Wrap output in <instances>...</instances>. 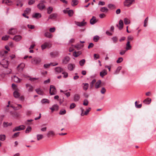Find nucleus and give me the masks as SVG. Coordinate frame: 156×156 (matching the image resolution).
<instances>
[{
    "mask_svg": "<svg viewBox=\"0 0 156 156\" xmlns=\"http://www.w3.org/2000/svg\"><path fill=\"white\" fill-rule=\"evenodd\" d=\"M91 108L87 109L86 108H80V110L81 112V115L82 116L87 115L90 110Z\"/></svg>",
    "mask_w": 156,
    "mask_h": 156,
    "instance_id": "f257e3e1",
    "label": "nucleus"
},
{
    "mask_svg": "<svg viewBox=\"0 0 156 156\" xmlns=\"http://www.w3.org/2000/svg\"><path fill=\"white\" fill-rule=\"evenodd\" d=\"M45 3L44 1H41L37 5V7L41 11H42L45 8V6L44 3Z\"/></svg>",
    "mask_w": 156,
    "mask_h": 156,
    "instance_id": "f03ea898",
    "label": "nucleus"
},
{
    "mask_svg": "<svg viewBox=\"0 0 156 156\" xmlns=\"http://www.w3.org/2000/svg\"><path fill=\"white\" fill-rule=\"evenodd\" d=\"M41 61V59L39 57H35L32 59L31 63L34 65L39 64Z\"/></svg>",
    "mask_w": 156,
    "mask_h": 156,
    "instance_id": "7ed1b4c3",
    "label": "nucleus"
},
{
    "mask_svg": "<svg viewBox=\"0 0 156 156\" xmlns=\"http://www.w3.org/2000/svg\"><path fill=\"white\" fill-rule=\"evenodd\" d=\"M52 44L49 42H45L42 44L41 47L42 50L46 49V48H50L51 47Z\"/></svg>",
    "mask_w": 156,
    "mask_h": 156,
    "instance_id": "20e7f679",
    "label": "nucleus"
},
{
    "mask_svg": "<svg viewBox=\"0 0 156 156\" xmlns=\"http://www.w3.org/2000/svg\"><path fill=\"white\" fill-rule=\"evenodd\" d=\"M49 92L51 95H55L56 94V90L54 86L52 85L50 86Z\"/></svg>",
    "mask_w": 156,
    "mask_h": 156,
    "instance_id": "39448f33",
    "label": "nucleus"
},
{
    "mask_svg": "<svg viewBox=\"0 0 156 156\" xmlns=\"http://www.w3.org/2000/svg\"><path fill=\"white\" fill-rule=\"evenodd\" d=\"M25 128V126L23 125H21L19 126H16L12 130V131L13 132L16 131H20L21 130H24Z\"/></svg>",
    "mask_w": 156,
    "mask_h": 156,
    "instance_id": "423d86ee",
    "label": "nucleus"
},
{
    "mask_svg": "<svg viewBox=\"0 0 156 156\" xmlns=\"http://www.w3.org/2000/svg\"><path fill=\"white\" fill-rule=\"evenodd\" d=\"M134 2V0H126L124 2V5L126 6L129 7Z\"/></svg>",
    "mask_w": 156,
    "mask_h": 156,
    "instance_id": "0eeeda50",
    "label": "nucleus"
},
{
    "mask_svg": "<svg viewBox=\"0 0 156 156\" xmlns=\"http://www.w3.org/2000/svg\"><path fill=\"white\" fill-rule=\"evenodd\" d=\"M1 65L3 66L4 67L7 68L9 65L8 61L6 59H3L1 62L0 63Z\"/></svg>",
    "mask_w": 156,
    "mask_h": 156,
    "instance_id": "6e6552de",
    "label": "nucleus"
},
{
    "mask_svg": "<svg viewBox=\"0 0 156 156\" xmlns=\"http://www.w3.org/2000/svg\"><path fill=\"white\" fill-rule=\"evenodd\" d=\"M17 31L16 29L14 28H11L10 29L8 32V33L9 34L14 35L16 34Z\"/></svg>",
    "mask_w": 156,
    "mask_h": 156,
    "instance_id": "1a4fd4ad",
    "label": "nucleus"
},
{
    "mask_svg": "<svg viewBox=\"0 0 156 156\" xmlns=\"http://www.w3.org/2000/svg\"><path fill=\"white\" fill-rule=\"evenodd\" d=\"M26 86L29 92H32L33 91L34 88L30 84L28 83L26 84Z\"/></svg>",
    "mask_w": 156,
    "mask_h": 156,
    "instance_id": "9d476101",
    "label": "nucleus"
},
{
    "mask_svg": "<svg viewBox=\"0 0 156 156\" xmlns=\"http://www.w3.org/2000/svg\"><path fill=\"white\" fill-rule=\"evenodd\" d=\"M119 26L118 24L117 25V26L118 27L119 30H121L123 28L124 24L123 21L122 20H120L119 21Z\"/></svg>",
    "mask_w": 156,
    "mask_h": 156,
    "instance_id": "9b49d317",
    "label": "nucleus"
},
{
    "mask_svg": "<svg viewBox=\"0 0 156 156\" xmlns=\"http://www.w3.org/2000/svg\"><path fill=\"white\" fill-rule=\"evenodd\" d=\"M75 67V65L74 64H69L68 65L67 67L68 69L70 70H73Z\"/></svg>",
    "mask_w": 156,
    "mask_h": 156,
    "instance_id": "f8f14e48",
    "label": "nucleus"
},
{
    "mask_svg": "<svg viewBox=\"0 0 156 156\" xmlns=\"http://www.w3.org/2000/svg\"><path fill=\"white\" fill-rule=\"evenodd\" d=\"M22 36L20 35H16L13 38V39L16 41H19L22 39Z\"/></svg>",
    "mask_w": 156,
    "mask_h": 156,
    "instance_id": "ddd939ff",
    "label": "nucleus"
},
{
    "mask_svg": "<svg viewBox=\"0 0 156 156\" xmlns=\"http://www.w3.org/2000/svg\"><path fill=\"white\" fill-rule=\"evenodd\" d=\"M25 65L24 63H21L17 66L18 70L20 71H22L25 67Z\"/></svg>",
    "mask_w": 156,
    "mask_h": 156,
    "instance_id": "4468645a",
    "label": "nucleus"
},
{
    "mask_svg": "<svg viewBox=\"0 0 156 156\" xmlns=\"http://www.w3.org/2000/svg\"><path fill=\"white\" fill-rule=\"evenodd\" d=\"M75 24L79 27H82L84 26L86 23V22L84 21L81 22H75Z\"/></svg>",
    "mask_w": 156,
    "mask_h": 156,
    "instance_id": "2eb2a0df",
    "label": "nucleus"
},
{
    "mask_svg": "<svg viewBox=\"0 0 156 156\" xmlns=\"http://www.w3.org/2000/svg\"><path fill=\"white\" fill-rule=\"evenodd\" d=\"M44 35L45 37L50 38H52L53 37V35L48 32H45L44 33Z\"/></svg>",
    "mask_w": 156,
    "mask_h": 156,
    "instance_id": "dca6fc26",
    "label": "nucleus"
},
{
    "mask_svg": "<svg viewBox=\"0 0 156 156\" xmlns=\"http://www.w3.org/2000/svg\"><path fill=\"white\" fill-rule=\"evenodd\" d=\"M107 74V70L105 69L102 70L100 73V75L102 78H103L104 76L106 75Z\"/></svg>",
    "mask_w": 156,
    "mask_h": 156,
    "instance_id": "f3484780",
    "label": "nucleus"
},
{
    "mask_svg": "<svg viewBox=\"0 0 156 156\" xmlns=\"http://www.w3.org/2000/svg\"><path fill=\"white\" fill-rule=\"evenodd\" d=\"M58 64V63L54 64L52 63H51L48 64H44V66L45 68H49L50 66H54L57 65Z\"/></svg>",
    "mask_w": 156,
    "mask_h": 156,
    "instance_id": "a211bd4d",
    "label": "nucleus"
},
{
    "mask_svg": "<svg viewBox=\"0 0 156 156\" xmlns=\"http://www.w3.org/2000/svg\"><path fill=\"white\" fill-rule=\"evenodd\" d=\"M97 20L96 17L93 16L92 18L90 20V23L91 25H93L97 22Z\"/></svg>",
    "mask_w": 156,
    "mask_h": 156,
    "instance_id": "6ab92c4d",
    "label": "nucleus"
},
{
    "mask_svg": "<svg viewBox=\"0 0 156 156\" xmlns=\"http://www.w3.org/2000/svg\"><path fill=\"white\" fill-rule=\"evenodd\" d=\"M12 124V122L8 123L4 122L3 123L2 126L4 128H6L9 126H11Z\"/></svg>",
    "mask_w": 156,
    "mask_h": 156,
    "instance_id": "aec40b11",
    "label": "nucleus"
},
{
    "mask_svg": "<svg viewBox=\"0 0 156 156\" xmlns=\"http://www.w3.org/2000/svg\"><path fill=\"white\" fill-rule=\"evenodd\" d=\"M151 99L149 98H147L143 101V103L145 104H149L151 101Z\"/></svg>",
    "mask_w": 156,
    "mask_h": 156,
    "instance_id": "412c9836",
    "label": "nucleus"
},
{
    "mask_svg": "<svg viewBox=\"0 0 156 156\" xmlns=\"http://www.w3.org/2000/svg\"><path fill=\"white\" fill-rule=\"evenodd\" d=\"M33 18H36L38 19L41 18V14L39 13H36L34 14L32 16Z\"/></svg>",
    "mask_w": 156,
    "mask_h": 156,
    "instance_id": "4be33fe9",
    "label": "nucleus"
},
{
    "mask_svg": "<svg viewBox=\"0 0 156 156\" xmlns=\"http://www.w3.org/2000/svg\"><path fill=\"white\" fill-rule=\"evenodd\" d=\"M100 11L103 12L107 13L108 11V9L107 7H104L101 8Z\"/></svg>",
    "mask_w": 156,
    "mask_h": 156,
    "instance_id": "5701e85b",
    "label": "nucleus"
},
{
    "mask_svg": "<svg viewBox=\"0 0 156 156\" xmlns=\"http://www.w3.org/2000/svg\"><path fill=\"white\" fill-rule=\"evenodd\" d=\"M13 80L16 82L19 83L21 81V80L18 77L16 76H14L12 78Z\"/></svg>",
    "mask_w": 156,
    "mask_h": 156,
    "instance_id": "b1692460",
    "label": "nucleus"
},
{
    "mask_svg": "<svg viewBox=\"0 0 156 156\" xmlns=\"http://www.w3.org/2000/svg\"><path fill=\"white\" fill-rule=\"evenodd\" d=\"M2 3L8 5H10L12 4V2L10 0H3Z\"/></svg>",
    "mask_w": 156,
    "mask_h": 156,
    "instance_id": "393cba45",
    "label": "nucleus"
},
{
    "mask_svg": "<svg viewBox=\"0 0 156 156\" xmlns=\"http://www.w3.org/2000/svg\"><path fill=\"white\" fill-rule=\"evenodd\" d=\"M35 91L39 94L43 95L44 94L43 91L39 88L36 89Z\"/></svg>",
    "mask_w": 156,
    "mask_h": 156,
    "instance_id": "a878e982",
    "label": "nucleus"
},
{
    "mask_svg": "<svg viewBox=\"0 0 156 156\" xmlns=\"http://www.w3.org/2000/svg\"><path fill=\"white\" fill-rule=\"evenodd\" d=\"M69 58L68 56H66L63 59L62 62L66 64L69 61Z\"/></svg>",
    "mask_w": 156,
    "mask_h": 156,
    "instance_id": "bb28decb",
    "label": "nucleus"
},
{
    "mask_svg": "<svg viewBox=\"0 0 156 156\" xmlns=\"http://www.w3.org/2000/svg\"><path fill=\"white\" fill-rule=\"evenodd\" d=\"M80 99V95L76 94H75L74 96V100L75 101H78Z\"/></svg>",
    "mask_w": 156,
    "mask_h": 156,
    "instance_id": "cd10ccee",
    "label": "nucleus"
},
{
    "mask_svg": "<svg viewBox=\"0 0 156 156\" xmlns=\"http://www.w3.org/2000/svg\"><path fill=\"white\" fill-rule=\"evenodd\" d=\"M131 48V46L130 44V42L129 41H128L126 44V50L127 51L128 50H130Z\"/></svg>",
    "mask_w": 156,
    "mask_h": 156,
    "instance_id": "c85d7f7f",
    "label": "nucleus"
},
{
    "mask_svg": "<svg viewBox=\"0 0 156 156\" xmlns=\"http://www.w3.org/2000/svg\"><path fill=\"white\" fill-rule=\"evenodd\" d=\"M79 3V2L77 0H72L71 2V5L73 6H74L77 5Z\"/></svg>",
    "mask_w": 156,
    "mask_h": 156,
    "instance_id": "c756f323",
    "label": "nucleus"
},
{
    "mask_svg": "<svg viewBox=\"0 0 156 156\" xmlns=\"http://www.w3.org/2000/svg\"><path fill=\"white\" fill-rule=\"evenodd\" d=\"M101 83V81L98 80L95 83V87L96 88H98L100 87V85Z\"/></svg>",
    "mask_w": 156,
    "mask_h": 156,
    "instance_id": "7c9ffc66",
    "label": "nucleus"
},
{
    "mask_svg": "<svg viewBox=\"0 0 156 156\" xmlns=\"http://www.w3.org/2000/svg\"><path fill=\"white\" fill-rule=\"evenodd\" d=\"M13 96L16 98H17L20 96V93L17 91L15 90L13 93Z\"/></svg>",
    "mask_w": 156,
    "mask_h": 156,
    "instance_id": "2f4dec72",
    "label": "nucleus"
},
{
    "mask_svg": "<svg viewBox=\"0 0 156 156\" xmlns=\"http://www.w3.org/2000/svg\"><path fill=\"white\" fill-rule=\"evenodd\" d=\"M57 14L56 13H52L48 17L49 19H53L56 18Z\"/></svg>",
    "mask_w": 156,
    "mask_h": 156,
    "instance_id": "473e14b6",
    "label": "nucleus"
},
{
    "mask_svg": "<svg viewBox=\"0 0 156 156\" xmlns=\"http://www.w3.org/2000/svg\"><path fill=\"white\" fill-rule=\"evenodd\" d=\"M121 66H119L117 68L115 71L114 72V74H118L119 73L120 70H121Z\"/></svg>",
    "mask_w": 156,
    "mask_h": 156,
    "instance_id": "72a5a7b5",
    "label": "nucleus"
},
{
    "mask_svg": "<svg viewBox=\"0 0 156 156\" xmlns=\"http://www.w3.org/2000/svg\"><path fill=\"white\" fill-rule=\"evenodd\" d=\"M53 8L51 6H49L47 8V12L48 14H50L51 13L52 11Z\"/></svg>",
    "mask_w": 156,
    "mask_h": 156,
    "instance_id": "f704fd0d",
    "label": "nucleus"
},
{
    "mask_svg": "<svg viewBox=\"0 0 156 156\" xmlns=\"http://www.w3.org/2000/svg\"><path fill=\"white\" fill-rule=\"evenodd\" d=\"M124 23L126 25L129 24L130 23V20L127 18H125L124 19Z\"/></svg>",
    "mask_w": 156,
    "mask_h": 156,
    "instance_id": "c9c22d12",
    "label": "nucleus"
},
{
    "mask_svg": "<svg viewBox=\"0 0 156 156\" xmlns=\"http://www.w3.org/2000/svg\"><path fill=\"white\" fill-rule=\"evenodd\" d=\"M63 69L60 67H57L55 68V71L57 73H61L63 71Z\"/></svg>",
    "mask_w": 156,
    "mask_h": 156,
    "instance_id": "e433bc0d",
    "label": "nucleus"
},
{
    "mask_svg": "<svg viewBox=\"0 0 156 156\" xmlns=\"http://www.w3.org/2000/svg\"><path fill=\"white\" fill-rule=\"evenodd\" d=\"M81 54L80 51L74 52H73V55L75 57H76L78 56Z\"/></svg>",
    "mask_w": 156,
    "mask_h": 156,
    "instance_id": "4c0bfd02",
    "label": "nucleus"
},
{
    "mask_svg": "<svg viewBox=\"0 0 156 156\" xmlns=\"http://www.w3.org/2000/svg\"><path fill=\"white\" fill-rule=\"evenodd\" d=\"M108 7L109 9H115L116 8V6L115 5L112 4H109L108 5Z\"/></svg>",
    "mask_w": 156,
    "mask_h": 156,
    "instance_id": "58836bf2",
    "label": "nucleus"
},
{
    "mask_svg": "<svg viewBox=\"0 0 156 156\" xmlns=\"http://www.w3.org/2000/svg\"><path fill=\"white\" fill-rule=\"evenodd\" d=\"M83 89L84 90H87L89 87V84L87 83H83Z\"/></svg>",
    "mask_w": 156,
    "mask_h": 156,
    "instance_id": "ea45409f",
    "label": "nucleus"
},
{
    "mask_svg": "<svg viewBox=\"0 0 156 156\" xmlns=\"http://www.w3.org/2000/svg\"><path fill=\"white\" fill-rule=\"evenodd\" d=\"M41 102L42 104H46L48 103L49 102L48 100L47 99H43L41 100Z\"/></svg>",
    "mask_w": 156,
    "mask_h": 156,
    "instance_id": "a19ab883",
    "label": "nucleus"
},
{
    "mask_svg": "<svg viewBox=\"0 0 156 156\" xmlns=\"http://www.w3.org/2000/svg\"><path fill=\"white\" fill-rule=\"evenodd\" d=\"M6 136L5 135L1 134L0 135V140L1 141H4L5 140Z\"/></svg>",
    "mask_w": 156,
    "mask_h": 156,
    "instance_id": "79ce46f5",
    "label": "nucleus"
},
{
    "mask_svg": "<svg viewBox=\"0 0 156 156\" xmlns=\"http://www.w3.org/2000/svg\"><path fill=\"white\" fill-rule=\"evenodd\" d=\"M85 63V60L83 59L79 62V64L81 66H83Z\"/></svg>",
    "mask_w": 156,
    "mask_h": 156,
    "instance_id": "37998d69",
    "label": "nucleus"
},
{
    "mask_svg": "<svg viewBox=\"0 0 156 156\" xmlns=\"http://www.w3.org/2000/svg\"><path fill=\"white\" fill-rule=\"evenodd\" d=\"M37 137L38 140L42 139L44 137L43 135L42 134H37Z\"/></svg>",
    "mask_w": 156,
    "mask_h": 156,
    "instance_id": "c03bdc74",
    "label": "nucleus"
},
{
    "mask_svg": "<svg viewBox=\"0 0 156 156\" xmlns=\"http://www.w3.org/2000/svg\"><path fill=\"white\" fill-rule=\"evenodd\" d=\"M99 38L100 37L98 35H96L94 37L93 40L95 42H97L98 41Z\"/></svg>",
    "mask_w": 156,
    "mask_h": 156,
    "instance_id": "a18cd8bd",
    "label": "nucleus"
},
{
    "mask_svg": "<svg viewBox=\"0 0 156 156\" xmlns=\"http://www.w3.org/2000/svg\"><path fill=\"white\" fill-rule=\"evenodd\" d=\"M148 20V17H147L145 19V20H144V27H146L147 26Z\"/></svg>",
    "mask_w": 156,
    "mask_h": 156,
    "instance_id": "49530a36",
    "label": "nucleus"
},
{
    "mask_svg": "<svg viewBox=\"0 0 156 156\" xmlns=\"http://www.w3.org/2000/svg\"><path fill=\"white\" fill-rule=\"evenodd\" d=\"M47 135L48 136H49L51 135L53 136L54 135V132L52 131H49L47 133Z\"/></svg>",
    "mask_w": 156,
    "mask_h": 156,
    "instance_id": "de8ad7c7",
    "label": "nucleus"
},
{
    "mask_svg": "<svg viewBox=\"0 0 156 156\" xmlns=\"http://www.w3.org/2000/svg\"><path fill=\"white\" fill-rule=\"evenodd\" d=\"M66 113V111L64 109H62L60 110L59 112V114L61 115L65 114Z\"/></svg>",
    "mask_w": 156,
    "mask_h": 156,
    "instance_id": "09e8293b",
    "label": "nucleus"
},
{
    "mask_svg": "<svg viewBox=\"0 0 156 156\" xmlns=\"http://www.w3.org/2000/svg\"><path fill=\"white\" fill-rule=\"evenodd\" d=\"M73 10H69L68 11V15L70 16H73Z\"/></svg>",
    "mask_w": 156,
    "mask_h": 156,
    "instance_id": "8fccbe9b",
    "label": "nucleus"
},
{
    "mask_svg": "<svg viewBox=\"0 0 156 156\" xmlns=\"http://www.w3.org/2000/svg\"><path fill=\"white\" fill-rule=\"evenodd\" d=\"M9 37V36L8 35H5L2 37V40L4 41H6L8 40Z\"/></svg>",
    "mask_w": 156,
    "mask_h": 156,
    "instance_id": "3c124183",
    "label": "nucleus"
},
{
    "mask_svg": "<svg viewBox=\"0 0 156 156\" xmlns=\"http://www.w3.org/2000/svg\"><path fill=\"white\" fill-rule=\"evenodd\" d=\"M31 130V128L30 126H28L25 132L26 133H28L30 132Z\"/></svg>",
    "mask_w": 156,
    "mask_h": 156,
    "instance_id": "603ef678",
    "label": "nucleus"
},
{
    "mask_svg": "<svg viewBox=\"0 0 156 156\" xmlns=\"http://www.w3.org/2000/svg\"><path fill=\"white\" fill-rule=\"evenodd\" d=\"M123 60V59L122 57H119L118 58V59L116 61V62L118 63H119L122 62Z\"/></svg>",
    "mask_w": 156,
    "mask_h": 156,
    "instance_id": "864d4df0",
    "label": "nucleus"
},
{
    "mask_svg": "<svg viewBox=\"0 0 156 156\" xmlns=\"http://www.w3.org/2000/svg\"><path fill=\"white\" fill-rule=\"evenodd\" d=\"M55 27H51L49 29V31L50 32L53 33L55 31Z\"/></svg>",
    "mask_w": 156,
    "mask_h": 156,
    "instance_id": "5fc2aeb1",
    "label": "nucleus"
},
{
    "mask_svg": "<svg viewBox=\"0 0 156 156\" xmlns=\"http://www.w3.org/2000/svg\"><path fill=\"white\" fill-rule=\"evenodd\" d=\"M106 90L104 87H102L101 90V93L102 94H104L106 92Z\"/></svg>",
    "mask_w": 156,
    "mask_h": 156,
    "instance_id": "6e6d98bb",
    "label": "nucleus"
},
{
    "mask_svg": "<svg viewBox=\"0 0 156 156\" xmlns=\"http://www.w3.org/2000/svg\"><path fill=\"white\" fill-rule=\"evenodd\" d=\"M133 37L131 36H129L127 37V40L128 41H129V42L130 41L133 40Z\"/></svg>",
    "mask_w": 156,
    "mask_h": 156,
    "instance_id": "4d7b16f0",
    "label": "nucleus"
},
{
    "mask_svg": "<svg viewBox=\"0 0 156 156\" xmlns=\"http://www.w3.org/2000/svg\"><path fill=\"white\" fill-rule=\"evenodd\" d=\"M20 133V132H18L15 133L14 134V135H13V136H12V137L13 138L16 137L18 136L19 135Z\"/></svg>",
    "mask_w": 156,
    "mask_h": 156,
    "instance_id": "13d9d810",
    "label": "nucleus"
},
{
    "mask_svg": "<svg viewBox=\"0 0 156 156\" xmlns=\"http://www.w3.org/2000/svg\"><path fill=\"white\" fill-rule=\"evenodd\" d=\"M35 2V0H29L28 2V4L29 5H31L34 3Z\"/></svg>",
    "mask_w": 156,
    "mask_h": 156,
    "instance_id": "bf43d9fd",
    "label": "nucleus"
},
{
    "mask_svg": "<svg viewBox=\"0 0 156 156\" xmlns=\"http://www.w3.org/2000/svg\"><path fill=\"white\" fill-rule=\"evenodd\" d=\"M105 15L104 13L101 14L99 15V17L100 18H105Z\"/></svg>",
    "mask_w": 156,
    "mask_h": 156,
    "instance_id": "052dcab7",
    "label": "nucleus"
},
{
    "mask_svg": "<svg viewBox=\"0 0 156 156\" xmlns=\"http://www.w3.org/2000/svg\"><path fill=\"white\" fill-rule=\"evenodd\" d=\"M94 57L95 59H98L99 58V55L96 54H94Z\"/></svg>",
    "mask_w": 156,
    "mask_h": 156,
    "instance_id": "680f3d73",
    "label": "nucleus"
},
{
    "mask_svg": "<svg viewBox=\"0 0 156 156\" xmlns=\"http://www.w3.org/2000/svg\"><path fill=\"white\" fill-rule=\"evenodd\" d=\"M88 103V102L87 100H85L83 102V105L85 106H87Z\"/></svg>",
    "mask_w": 156,
    "mask_h": 156,
    "instance_id": "e2e57ef3",
    "label": "nucleus"
},
{
    "mask_svg": "<svg viewBox=\"0 0 156 156\" xmlns=\"http://www.w3.org/2000/svg\"><path fill=\"white\" fill-rule=\"evenodd\" d=\"M9 47L12 48H13L15 47V45L12 42H10L9 43Z\"/></svg>",
    "mask_w": 156,
    "mask_h": 156,
    "instance_id": "0e129e2a",
    "label": "nucleus"
},
{
    "mask_svg": "<svg viewBox=\"0 0 156 156\" xmlns=\"http://www.w3.org/2000/svg\"><path fill=\"white\" fill-rule=\"evenodd\" d=\"M30 11V8H27L24 11V12L25 13H29Z\"/></svg>",
    "mask_w": 156,
    "mask_h": 156,
    "instance_id": "69168bd1",
    "label": "nucleus"
},
{
    "mask_svg": "<svg viewBox=\"0 0 156 156\" xmlns=\"http://www.w3.org/2000/svg\"><path fill=\"white\" fill-rule=\"evenodd\" d=\"M62 74L63 75V77L66 78L68 76V73L66 72H63Z\"/></svg>",
    "mask_w": 156,
    "mask_h": 156,
    "instance_id": "338daca9",
    "label": "nucleus"
},
{
    "mask_svg": "<svg viewBox=\"0 0 156 156\" xmlns=\"http://www.w3.org/2000/svg\"><path fill=\"white\" fill-rule=\"evenodd\" d=\"M112 40L114 43H116L117 41V38L116 37H114L112 38Z\"/></svg>",
    "mask_w": 156,
    "mask_h": 156,
    "instance_id": "774afa93",
    "label": "nucleus"
}]
</instances>
